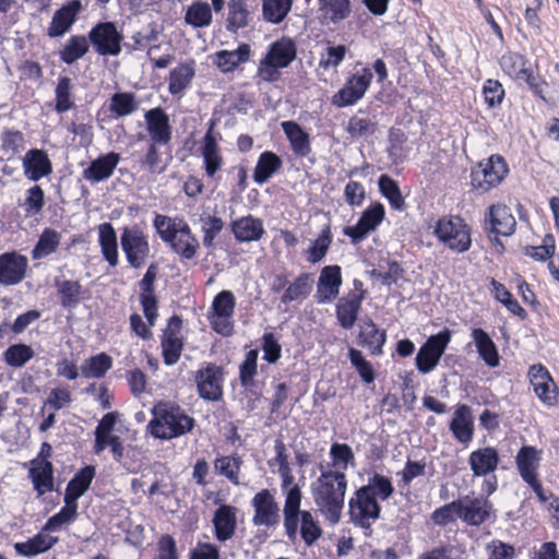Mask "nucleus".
I'll return each mask as SVG.
<instances>
[{"instance_id":"nucleus-1","label":"nucleus","mask_w":559,"mask_h":559,"mask_svg":"<svg viewBox=\"0 0 559 559\" xmlns=\"http://www.w3.org/2000/svg\"><path fill=\"white\" fill-rule=\"evenodd\" d=\"M394 493L392 480L379 473L368 477L366 485L359 487L348 500L349 521L357 527L371 532V526L381 516V501Z\"/></svg>"},{"instance_id":"nucleus-2","label":"nucleus","mask_w":559,"mask_h":559,"mask_svg":"<svg viewBox=\"0 0 559 559\" xmlns=\"http://www.w3.org/2000/svg\"><path fill=\"white\" fill-rule=\"evenodd\" d=\"M347 478L344 472L323 469L311 484V495L318 511L331 525L342 519L345 506Z\"/></svg>"},{"instance_id":"nucleus-3","label":"nucleus","mask_w":559,"mask_h":559,"mask_svg":"<svg viewBox=\"0 0 559 559\" xmlns=\"http://www.w3.org/2000/svg\"><path fill=\"white\" fill-rule=\"evenodd\" d=\"M301 489L294 486L287 490L284 502V527L287 537L294 542L298 531L307 546L313 545L322 536V528L313 514L307 510H300Z\"/></svg>"},{"instance_id":"nucleus-4","label":"nucleus","mask_w":559,"mask_h":559,"mask_svg":"<svg viewBox=\"0 0 559 559\" xmlns=\"http://www.w3.org/2000/svg\"><path fill=\"white\" fill-rule=\"evenodd\" d=\"M153 418L147 424V431L159 440H171L190 432L194 426L193 417L179 406L159 403L152 409Z\"/></svg>"},{"instance_id":"nucleus-5","label":"nucleus","mask_w":559,"mask_h":559,"mask_svg":"<svg viewBox=\"0 0 559 559\" xmlns=\"http://www.w3.org/2000/svg\"><path fill=\"white\" fill-rule=\"evenodd\" d=\"M153 226L160 239L181 259L192 260L197 255L199 240L183 218L156 214Z\"/></svg>"},{"instance_id":"nucleus-6","label":"nucleus","mask_w":559,"mask_h":559,"mask_svg":"<svg viewBox=\"0 0 559 559\" xmlns=\"http://www.w3.org/2000/svg\"><path fill=\"white\" fill-rule=\"evenodd\" d=\"M297 56L295 41L289 37H282L274 41L265 57L260 61L258 78L265 82H275L280 79V69L287 68Z\"/></svg>"},{"instance_id":"nucleus-7","label":"nucleus","mask_w":559,"mask_h":559,"mask_svg":"<svg viewBox=\"0 0 559 559\" xmlns=\"http://www.w3.org/2000/svg\"><path fill=\"white\" fill-rule=\"evenodd\" d=\"M433 235L449 250L463 253L472 245L471 227L456 215L439 218L433 227Z\"/></svg>"},{"instance_id":"nucleus-8","label":"nucleus","mask_w":559,"mask_h":559,"mask_svg":"<svg viewBox=\"0 0 559 559\" xmlns=\"http://www.w3.org/2000/svg\"><path fill=\"white\" fill-rule=\"evenodd\" d=\"M120 245L127 262L133 269H141L150 257L147 236L139 224L126 226L121 230Z\"/></svg>"},{"instance_id":"nucleus-9","label":"nucleus","mask_w":559,"mask_h":559,"mask_svg":"<svg viewBox=\"0 0 559 559\" xmlns=\"http://www.w3.org/2000/svg\"><path fill=\"white\" fill-rule=\"evenodd\" d=\"M88 40L99 56H119L123 35L114 22H98L88 32Z\"/></svg>"},{"instance_id":"nucleus-10","label":"nucleus","mask_w":559,"mask_h":559,"mask_svg":"<svg viewBox=\"0 0 559 559\" xmlns=\"http://www.w3.org/2000/svg\"><path fill=\"white\" fill-rule=\"evenodd\" d=\"M450 341L451 331L449 329H444L439 333L429 336L420 346L415 358V365L421 374L430 373L438 366Z\"/></svg>"},{"instance_id":"nucleus-11","label":"nucleus","mask_w":559,"mask_h":559,"mask_svg":"<svg viewBox=\"0 0 559 559\" xmlns=\"http://www.w3.org/2000/svg\"><path fill=\"white\" fill-rule=\"evenodd\" d=\"M234 309L235 297L231 292L222 290L214 297L207 320L217 334L230 336L234 333Z\"/></svg>"},{"instance_id":"nucleus-12","label":"nucleus","mask_w":559,"mask_h":559,"mask_svg":"<svg viewBox=\"0 0 559 559\" xmlns=\"http://www.w3.org/2000/svg\"><path fill=\"white\" fill-rule=\"evenodd\" d=\"M507 173L504 159L499 155H491L472 170V185L475 189L487 192L500 185Z\"/></svg>"},{"instance_id":"nucleus-13","label":"nucleus","mask_w":559,"mask_h":559,"mask_svg":"<svg viewBox=\"0 0 559 559\" xmlns=\"http://www.w3.org/2000/svg\"><path fill=\"white\" fill-rule=\"evenodd\" d=\"M373 74L370 69L364 68L361 73L352 75L345 85L332 97V104L336 107H347L356 104L367 92Z\"/></svg>"},{"instance_id":"nucleus-14","label":"nucleus","mask_w":559,"mask_h":559,"mask_svg":"<svg viewBox=\"0 0 559 559\" xmlns=\"http://www.w3.org/2000/svg\"><path fill=\"white\" fill-rule=\"evenodd\" d=\"M253 509L252 523L265 528L275 527L280 523V507L269 489H262L251 500Z\"/></svg>"},{"instance_id":"nucleus-15","label":"nucleus","mask_w":559,"mask_h":559,"mask_svg":"<svg viewBox=\"0 0 559 559\" xmlns=\"http://www.w3.org/2000/svg\"><path fill=\"white\" fill-rule=\"evenodd\" d=\"M384 215V206L379 202L373 203L362 212L355 225L344 227L343 234L350 238L352 243L357 245L382 223Z\"/></svg>"},{"instance_id":"nucleus-16","label":"nucleus","mask_w":559,"mask_h":559,"mask_svg":"<svg viewBox=\"0 0 559 559\" xmlns=\"http://www.w3.org/2000/svg\"><path fill=\"white\" fill-rule=\"evenodd\" d=\"M459 519L471 526L485 523L492 513V504L484 497L465 496L457 499Z\"/></svg>"},{"instance_id":"nucleus-17","label":"nucleus","mask_w":559,"mask_h":559,"mask_svg":"<svg viewBox=\"0 0 559 559\" xmlns=\"http://www.w3.org/2000/svg\"><path fill=\"white\" fill-rule=\"evenodd\" d=\"M198 393L206 401H218L222 397L223 369L214 364H207L195 373Z\"/></svg>"},{"instance_id":"nucleus-18","label":"nucleus","mask_w":559,"mask_h":559,"mask_svg":"<svg viewBox=\"0 0 559 559\" xmlns=\"http://www.w3.org/2000/svg\"><path fill=\"white\" fill-rule=\"evenodd\" d=\"M354 285L356 290L359 292H352L347 294L340 298L336 304V318L340 325L345 330L352 329L356 323L361 308V302L365 298V290L361 289V282L356 280Z\"/></svg>"},{"instance_id":"nucleus-19","label":"nucleus","mask_w":559,"mask_h":559,"mask_svg":"<svg viewBox=\"0 0 559 559\" xmlns=\"http://www.w3.org/2000/svg\"><path fill=\"white\" fill-rule=\"evenodd\" d=\"M28 266L25 255L15 251L0 254V285L14 286L20 284Z\"/></svg>"},{"instance_id":"nucleus-20","label":"nucleus","mask_w":559,"mask_h":559,"mask_svg":"<svg viewBox=\"0 0 559 559\" xmlns=\"http://www.w3.org/2000/svg\"><path fill=\"white\" fill-rule=\"evenodd\" d=\"M151 143L166 145L171 140L169 116L162 107L147 110L144 115Z\"/></svg>"},{"instance_id":"nucleus-21","label":"nucleus","mask_w":559,"mask_h":559,"mask_svg":"<svg viewBox=\"0 0 559 559\" xmlns=\"http://www.w3.org/2000/svg\"><path fill=\"white\" fill-rule=\"evenodd\" d=\"M342 273L338 265L324 266L321 270L314 298L318 304H330L340 294Z\"/></svg>"},{"instance_id":"nucleus-22","label":"nucleus","mask_w":559,"mask_h":559,"mask_svg":"<svg viewBox=\"0 0 559 559\" xmlns=\"http://www.w3.org/2000/svg\"><path fill=\"white\" fill-rule=\"evenodd\" d=\"M81 9V1L72 0L56 10L47 28V36L50 38H57L68 33L75 23Z\"/></svg>"},{"instance_id":"nucleus-23","label":"nucleus","mask_w":559,"mask_h":559,"mask_svg":"<svg viewBox=\"0 0 559 559\" xmlns=\"http://www.w3.org/2000/svg\"><path fill=\"white\" fill-rule=\"evenodd\" d=\"M449 429L454 439L463 444H468L474 438V417L472 408L466 404L456 406Z\"/></svg>"},{"instance_id":"nucleus-24","label":"nucleus","mask_w":559,"mask_h":559,"mask_svg":"<svg viewBox=\"0 0 559 559\" xmlns=\"http://www.w3.org/2000/svg\"><path fill=\"white\" fill-rule=\"evenodd\" d=\"M121 157L119 153L109 152L99 155L92 160L87 168L83 170V178L92 183H97L109 179Z\"/></svg>"},{"instance_id":"nucleus-25","label":"nucleus","mask_w":559,"mask_h":559,"mask_svg":"<svg viewBox=\"0 0 559 559\" xmlns=\"http://www.w3.org/2000/svg\"><path fill=\"white\" fill-rule=\"evenodd\" d=\"M24 176L31 181H38L52 173V164L44 150L31 148L22 160Z\"/></svg>"},{"instance_id":"nucleus-26","label":"nucleus","mask_w":559,"mask_h":559,"mask_svg":"<svg viewBox=\"0 0 559 559\" xmlns=\"http://www.w3.org/2000/svg\"><path fill=\"white\" fill-rule=\"evenodd\" d=\"M499 461V453L492 447L474 450L468 456V465L474 477H487L493 474L498 467Z\"/></svg>"},{"instance_id":"nucleus-27","label":"nucleus","mask_w":559,"mask_h":559,"mask_svg":"<svg viewBox=\"0 0 559 559\" xmlns=\"http://www.w3.org/2000/svg\"><path fill=\"white\" fill-rule=\"evenodd\" d=\"M201 155L203 157L204 170L207 176L213 177L222 166V157L218 153L217 136L214 133V122H210L205 135L201 142Z\"/></svg>"},{"instance_id":"nucleus-28","label":"nucleus","mask_w":559,"mask_h":559,"mask_svg":"<svg viewBox=\"0 0 559 559\" xmlns=\"http://www.w3.org/2000/svg\"><path fill=\"white\" fill-rule=\"evenodd\" d=\"M540 459V451L531 445H524L518 452L515 456L516 469L526 484L538 479L537 469Z\"/></svg>"},{"instance_id":"nucleus-29","label":"nucleus","mask_w":559,"mask_h":559,"mask_svg":"<svg viewBox=\"0 0 559 559\" xmlns=\"http://www.w3.org/2000/svg\"><path fill=\"white\" fill-rule=\"evenodd\" d=\"M385 331L379 330L371 319L362 321V323L359 325L358 343L359 345L367 347L371 355H382V348L385 344Z\"/></svg>"},{"instance_id":"nucleus-30","label":"nucleus","mask_w":559,"mask_h":559,"mask_svg":"<svg viewBox=\"0 0 559 559\" xmlns=\"http://www.w3.org/2000/svg\"><path fill=\"white\" fill-rule=\"evenodd\" d=\"M95 475L96 467L94 465H85L80 468L68 483L63 498L78 503V500L90 489Z\"/></svg>"},{"instance_id":"nucleus-31","label":"nucleus","mask_w":559,"mask_h":559,"mask_svg":"<svg viewBox=\"0 0 559 559\" xmlns=\"http://www.w3.org/2000/svg\"><path fill=\"white\" fill-rule=\"evenodd\" d=\"M489 231L500 236H511L515 229V218L504 204H495L489 209Z\"/></svg>"},{"instance_id":"nucleus-32","label":"nucleus","mask_w":559,"mask_h":559,"mask_svg":"<svg viewBox=\"0 0 559 559\" xmlns=\"http://www.w3.org/2000/svg\"><path fill=\"white\" fill-rule=\"evenodd\" d=\"M28 476L38 496L53 490V465L50 461H32Z\"/></svg>"},{"instance_id":"nucleus-33","label":"nucleus","mask_w":559,"mask_h":559,"mask_svg":"<svg viewBox=\"0 0 559 559\" xmlns=\"http://www.w3.org/2000/svg\"><path fill=\"white\" fill-rule=\"evenodd\" d=\"M98 245L108 264L110 266H117L119 263L118 238L110 223H103L98 226Z\"/></svg>"},{"instance_id":"nucleus-34","label":"nucleus","mask_w":559,"mask_h":559,"mask_svg":"<svg viewBox=\"0 0 559 559\" xmlns=\"http://www.w3.org/2000/svg\"><path fill=\"white\" fill-rule=\"evenodd\" d=\"M320 17L326 24H338L352 13L349 0H318Z\"/></svg>"},{"instance_id":"nucleus-35","label":"nucleus","mask_w":559,"mask_h":559,"mask_svg":"<svg viewBox=\"0 0 559 559\" xmlns=\"http://www.w3.org/2000/svg\"><path fill=\"white\" fill-rule=\"evenodd\" d=\"M282 130L287 136L294 154L298 157H306L311 152L309 134L295 121H283Z\"/></svg>"},{"instance_id":"nucleus-36","label":"nucleus","mask_w":559,"mask_h":559,"mask_svg":"<svg viewBox=\"0 0 559 559\" xmlns=\"http://www.w3.org/2000/svg\"><path fill=\"white\" fill-rule=\"evenodd\" d=\"M471 335L477 353L484 362L491 368L497 367L500 362V357L490 335L480 328L473 329Z\"/></svg>"},{"instance_id":"nucleus-37","label":"nucleus","mask_w":559,"mask_h":559,"mask_svg":"<svg viewBox=\"0 0 559 559\" xmlns=\"http://www.w3.org/2000/svg\"><path fill=\"white\" fill-rule=\"evenodd\" d=\"M213 524L219 542L229 539L236 528V509L227 504L221 506L214 513Z\"/></svg>"},{"instance_id":"nucleus-38","label":"nucleus","mask_w":559,"mask_h":559,"mask_svg":"<svg viewBox=\"0 0 559 559\" xmlns=\"http://www.w3.org/2000/svg\"><path fill=\"white\" fill-rule=\"evenodd\" d=\"M195 75V62L190 60L180 63L174 68L169 73L168 92L171 95L181 94L191 83Z\"/></svg>"},{"instance_id":"nucleus-39","label":"nucleus","mask_w":559,"mask_h":559,"mask_svg":"<svg viewBox=\"0 0 559 559\" xmlns=\"http://www.w3.org/2000/svg\"><path fill=\"white\" fill-rule=\"evenodd\" d=\"M58 543L57 537L47 536L41 533L36 534L24 543L14 545L15 551L24 557H34L50 550Z\"/></svg>"},{"instance_id":"nucleus-40","label":"nucleus","mask_w":559,"mask_h":559,"mask_svg":"<svg viewBox=\"0 0 559 559\" xmlns=\"http://www.w3.org/2000/svg\"><path fill=\"white\" fill-rule=\"evenodd\" d=\"M60 305L63 309L73 310L81 302L82 285L78 281L55 280Z\"/></svg>"},{"instance_id":"nucleus-41","label":"nucleus","mask_w":559,"mask_h":559,"mask_svg":"<svg viewBox=\"0 0 559 559\" xmlns=\"http://www.w3.org/2000/svg\"><path fill=\"white\" fill-rule=\"evenodd\" d=\"M88 37L86 38L83 35H72L59 51L60 60L68 66L73 64L88 52Z\"/></svg>"},{"instance_id":"nucleus-42","label":"nucleus","mask_w":559,"mask_h":559,"mask_svg":"<svg viewBox=\"0 0 559 559\" xmlns=\"http://www.w3.org/2000/svg\"><path fill=\"white\" fill-rule=\"evenodd\" d=\"M60 233L49 227L45 228L32 249L31 254L33 260H40L55 253L60 245Z\"/></svg>"},{"instance_id":"nucleus-43","label":"nucleus","mask_w":559,"mask_h":559,"mask_svg":"<svg viewBox=\"0 0 559 559\" xmlns=\"http://www.w3.org/2000/svg\"><path fill=\"white\" fill-rule=\"evenodd\" d=\"M111 367L112 358L106 353H99L84 360L81 373L86 379H102Z\"/></svg>"},{"instance_id":"nucleus-44","label":"nucleus","mask_w":559,"mask_h":559,"mask_svg":"<svg viewBox=\"0 0 559 559\" xmlns=\"http://www.w3.org/2000/svg\"><path fill=\"white\" fill-rule=\"evenodd\" d=\"M282 166L281 158L273 152H263L257 163L253 179L257 183H265Z\"/></svg>"},{"instance_id":"nucleus-45","label":"nucleus","mask_w":559,"mask_h":559,"mask_svg":"<svg viewBox=\"0 0 559 559\" xmlns=\"http://www.w3.org/2000/svg\"><path fill=\"white\" fill-rule=\"evenodd\" d=\"M213 20L212 10L209 3L195 0L188 7L185 14V22L194 28H203L211 25Z\"/></svg>"},{"instance_id":"nucleus-46","label":"nucleus","mask_w":559,"mask_h":559,"mask_svg":"<svg viewBox=\"0 0 559 559\" xmlns=\"http://www.w3.org/2000/svg\"><path fill=\"white\" fill-rule=\"evenodd\" d=\"M378 186L381 194L389 201L391 207L395 211H404L406 203L397 182L388 175H381L378 179Z\"/></svg>"},{"instance_id":"nucleus-47","label":"nucleus","mask_w":559,"mask_h":559,"mask_svg":"<svg viewBox=\"0 0 559 559\" xmlns=\"http://www.w3.org/2000/svg\"><path fill=\"white\" fill-rule=\"evenodd\" d=\"M213 58V63L223 73L233 72L245 61V43L239 44L235 50H219Z\"/></svg>"},{"instance_id":"nucleus-48","label":"nucleus","mask_w":559,"mask_h":559,"mask_svg":"<svg viewBox=\"0 0 559 559\" xmlns=\"http://www.w3.org/2000/svg\"><path fill=\"white\" fill-rule=\"evenodd\" d=\"M312 290V283L307 273L300 274L285 290L281 300L283 304L305 300Z\"/></svg>"},{"instance_id":"nucleus-49","label":"nucleus","mask_w":559,"mask_h":559,"mask_svg":"<svg viewBox=\"0 0 559 559\" xmlns=\"http://www.w3.org/2000/svg\"><path fill=\"white\" fill-rule=\"evenodd\" d=\"M139 107L135 95L130 92L115 93L110 98L109 111L117 118L133 114Z\"/></svg>"},{"instance_id":"nucleus-50","label":"nucleus","mask_w":559,"mask_h":559,"mask_svg":"<svg viewBox=\"0 0 559 559\" xmlns=\"http://www.w3.org/2000/svg\"><path fill=\"white\" fill-rule=\"evenodd\" d=\"M293 0H262V14L265 21L280 24L292 10Z\"/></svg>"},{"instance_id":"nucleus-51","label":"nucleus","mask_w":559,"mask_h":559,"mask_svg":"<svg viewBox=\"0 0 559 559\" xmlns=\"http://www.w3.org/2000/svg\"><path fill=\"white\" fill-rule=\"evenodd\" d=\"M64 506L60 511L50 516L44 525V531H58L63 524L73 522L78 516V503L63 498Z\"/></svg>"},{"instance_id":"nucleus-52","label":"nucleus","mask_w":559,"mask_h":559,"mask_svg":"<svg viewBox=\"0 0 559 559\" xmlns=\"http://www.w3.org/2000/svg\"><path fill=\"white\" fill-rule=\"evenodd\" d=\"M34 349L24 343L10 345L3 353V359L7 365L13 368L24 367L33 357Z\"/></svg>"},{"instance_id":"nucleus-53","label":"nucleus","mask_w":559,"mask_h":559,"mask_svg":"<svg viewBox=\"0 0 559 559\" xmlns=\"http://www.w3.org/2000/svg\"><path fill=\"white\" fill-rule=\"evenodd\" d=\"M242 464V460L239 456H222L214 461L215 471L225 476L229 481L237 485L239 484V471Z\"/></svg>"},{"instance_id":"nucleus-54","label":"nucleus","mask_w":559,"mask_h":559,"mask_svg":"<svg viewBox=\"0 0 559 559\" xmlns=\"http://www.w3.org/2000/svg\"><path fill=\"white\" fill-rule=\"evenodd\" d=\"M72 82L68 76H60L55 90L56 105L55 110L59 114L67 112L74 106L71 98Z\"/></svg>"},{"instance_id":"nucleus-55","label":"nucleus","mask_w":559,"mask_h":559,"mask_svg":"<svg viewBox=\"0 0 559 559\" xmlns=\"http://www.w3.org/2000/svg\"><path fill=\"white\" fill-rule=\"evenodd\" d=\"M525 58L518 52H507L500 59V66L509 76L522 79L526 72Z\"/></svg>"},{"instance_id":"nucleus-56","label":"nucleus","mask_w":559,"mask_h":559,"mask_svg":"<svg viewBox=\"0 0 559 559\" xmlns=\"http://www.w3.org/2000/svg\"><path fill=\"white\" fill-rule=\"evenodd\" d=\"M26 216L39 214L45 206V192L40 186L35 185L26 190V197L23 203Z\"/></svg>"},{"instance_id":"nucleus-57","label":"nucleus","mask_w":559,"mask_h":559,"mask_svg":"<svg viewBox=\"0 0 559 559\" xmlns=\"http://www.w3.org/2000/svg\"><path fill=\"white\" fill-rule=\"evenodd\" d=\"M183 349V341L179 336H163L162 337V352L164 364L167 366L175 365Z\"/></svg>"},{"instance_id":"nucleus-58","label":"nucleus","mask_w":559,"mask_h":559,"mask_svg":"<svg viewBox=\"0 0 559 559\" xmlns=\"http://www.w3.org/2000/svg\"><path fill=\"white\" fill-rule=\"evenodd\" d=\"M201 229L204 233L202 243L206 248L213 246L214 239L223 229V221L219 217L212 216L210 214L201 215Z\"/></svg>"},{"instance_id":"nucleus-59","label":"nucleus","mask_w":559,"mask_h":559,"mask_svg":"<svg viewBox=\"0 0 559 559\" xmlns=\"http://www.w3.org/2000/svg\"><path fill=\"white\" fill-rule=\"evenodd\" d=\"M348 358L365 383H371L374 380V372L371 364L365 359L362 353L356 348L348 349Z\"/></svg>"},{"instance_id":"nucleus-60","label":"nucleus","mask_w":559,"mask_h":559,"mask_svg":"<svg viewBox=\"0 0 559 559\" xmlns=\"http://www.w3.org/2000/svg\"><path fill=\"white\" fill-rule=\"evenodd\" d=\"M331 242L332 236L330 229L325 228L308 249L307 260L311 263L320 262L325 257Z\"/></svg>"},{"instance_id":"nucleus-61","label":"nucleus","mask_w":559,"mask_h":559,"mask_svg":"<svg viewBox=\"0 0 559 559\" xmlns=\"http://www.w3.org/2000/svg\"><path fill=\"white\" fill-rule=\"evenodd\" d=\"M483 95L488 108H496L503 102L504 88L498 80L488 79L483 85Z\"/></svg>"},{"instance_id":"nucleus-62","label":"nucleus","mask_w":559,"mask_h":559,"mask_svg":"<svg viewBox=\"0 0 559 559\" xmlns=\"http://www.w3.org/2000/svg\"><path fill=\"white\" fill-rule=\"evenodd\" d=\"M245 26V1L231 0L228 4V17L226 29L236 33L238 28Z\"/></svg>"},{"instance_id":"nucleus-63","label":"nucleus","mask_w":559,"mask_h":559,"mask_svg":"<svg viewBox=\"0 0 559 559\" xmlns=\"http://www.w3.org/2000/svg\"><path fill=\"white\" fill-rule=\"evenodd\" d=\"M459 518V502L454 500L436 509L431 514V520L436 525L445 526Z\"/></svg>"},{"instance_id":"nucleus-64","label":"nucleus","mask_w":559,"mask_h":559,"mask_svg":"<svg viewBox=\"0 0 559 559\" xmlns=\"http://www.w3.org/2000/svg\"><path fill=\"white\" fill-rule=\"evenodd\" d=\"M346 130L352 138L368 136L376 131V123L368 118L354 116L349 119Z\"/></svg>"}]
</instances>
